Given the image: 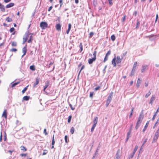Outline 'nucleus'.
Instances as JSON below:
<instances>
[{"mask_svg":"<svg viewBox=\"0 0 159 159\" xmlns=\"http://www.w3.org/2000/svg\"><path fill=\"white\" fill-rule=\"evenodd\" d=\"M98 117L97 116L95 117L94 118V120H93V124H95V125H96L97 122H98Z\"/></svg>","mask_w":159,"mask_h":159,"instance_id":"obj_22","label":"nucleus"},{"mask_svg":"<svg viewBox=\"0 0 159 159\" xmlns=\"http://www.w3.org/2000/svg\"><path fill=\"white\" fill-rule=\"evenodd\" d=\"M111 51L110 50L108 51L106 54V56H108L109 55H110L111 54Z\"/></svg>","mask_w":159,"mask_h":159,"instance_id":"obj_49","label":"nucleus"},{"mask_svg":"<svg viewBox=\"0 0 159 159\" xmlns=\"http://www.w3.org/2000/svg\"><path fill=\"white\" fill-rule=\"evenodd\" d=\"M149 121H147V122L146 123V124L145 125V126L143 130V132H144L145 131V130H146V129H147V128L148 127V126L149 125Z\"/></svg>","mask_w":159,"mask_h":159,"instance_id":"obj_16","label":"nucleus"},{"mask_svg":"<svg viewBox=\"0 0 159 159\" xmlns=\"http://www.w3.org/2000/svg\"><path fill=\"white\" fill-rule=\"evenodd\" d=\"M148 81L146 82H145V87H147V86H148Z\"/></svg>","mask_w":159,"mask_h":159,"instance_id":"obj_62","label":"nucleus"},{"mask_svg":"<svg viewBox=\"0 0 159 159\" xmlns=\"http://www.w3.org/2000/svg\"><path fill=\"white\" fill-rule=\"evenodd\" d=\"M15 29L14 28L12 27L10 30V32H12L15 30Z\"/></svg>","mask_w":159,"mask_h":159,"instance_id":"obj_51","label":"nucleus"},{"mask_svg":"<svg viewBox=\"0 0 159 159\" xmlns=\"http://www.w3.org/2000/svg\"><path fill=\"white\" fill-rule=\"evenodd\" d=\"M30 98L29 96H25L23 98V101H28Z\"/></svg>","mask_w":159,"mask_h":159,"instance_id":"obj_20","label":"nucleus"},{"mask_svg":"<svg viewBox=\"0 0 159 159\" xmlns=\"http://www.w3.org/2000/svg\"><path fill=\"white\" fill-rule=\"evenodd\" d=\"M158 137H159L154 135L153 138V140L152 142L153 143V142H156V141L157 140V139H158Z\"/></svg>","mask_w":159,"mask_h":159,"instance_id":"obj_24","label":"nucleus"},{"mask_svg":"<svg viewBox=\"0 0 159 159\" xmlns=\"http://www.w3.org/2000/svg\"><path fill=\"white\" fill-rule=\"evenodd\" d=\"M155 135L159 137V130H157L155 132Z\"/></svg>","mask_w":159,"mask_h":159,"instance_id":"obj_45","label":"nucleus"},{"mask_svg":"<svg viewBox=\"0 0 159 159\" xmlns=\"http://www.w3.org/2000/svg\"><path fill=\"white\" fill-rule=\"evenodd\" d=\"M137 62L135 61L134 62V65H133V67L132 68V71H134L135 70L136 67L137 66Z\"/></svg>","mask_w":159,"mask_h":159,"instance_id":"obj_17","label":"nucleus"},{"mask_svg":"<svg viewBox=\"0 0 159 159\" xmlns=\"http://www.w3.org/2000/svg\"><path fill=\"white\" fill-rule=\"evenodd\" d=\"M151 94V92L150 91H149L148 93H147L145 96V97L146 98H148Z\"/></svg>","mask_w":159,"mask_h":159,"instance_id":"obj_40","label":"nucleus"},{"mask_svg":"<svg viewBox=\"0 0 159 159\" xmlns=\"http://www.w3.org/2000/svg\"><path fill=\"white\" fill-rule=\"evenodd\" d=\"M143 117L144 116L143 113H141L140 114L135 126V128L136 129H137L140 126L142 120L143 119Z\"/></svg>","mask_w":159,"mask_h":159,"instance_id":"obj_2","label":"nucleus"},{"mask_svg":"<svg viewBox=\"0 0 159 159\" xmlns=\"http://www.w3.org/2000/svg\"><path fill=\"white\" fill-rule=\"evenodd\" d=\"M21 150L23 152H25L27 151V149L24 146H21L20 147Z\"/></svg>","mask_w":159,"mask_h":159,"instance_id":"obj_18","label":"nucleus"},{"mask_svg":"<svg viewBox=\"0 0 159 159\" xmlns=\"http://www.w3.org/2000/svg\"><path fill=\"white\" fill-rule=\"evenodd\" d=\"M19 83H20V82H16V83H14V84H12L11 87L12 88H13L14 87H15L16 85H17L18 84H19Z\"/></svg>","mask_w":159,"mask_h":159,"instance_id":"obj_35","label":"nucleus"},{"mask_svg":"<svg viewBox=\"0 0 159 159\" xmlns=\"http://www.w3.org/2000/svg\"><path fill=\"white\" fill-rule=\"evenodd\" d=\"M40 26L42 29H45L48 27V24L46 22L42 21L40 23Z\"/></svg>","mask_w":159,"mask_h":159,"instance_id":"obj_5","label":"nucleus"},{"mask_svg":"<svg viewBox=\"0 0 159 159\" xmlns=\"http://www.w3.org/2000/svg\"><path fill=\"white\" fill-rule=\"evenodd\" d=\"M2 133L1 132L0 136V141L1 142L2 141Z\"/></svg>","mask_w":159,"mask_h":159,"instance_id":"obj_58","label":"nucleus"},{"mask_svg":"<svg viewBox=\"0 0 159 159\" xmlns=\"http://www.w3.org/2000/svg\"><path fill=\"white\" fill-rule=\"evenodd\" d=\"M17 51V49L15 48H12L10 50V51L11 52H16Z\"/></svg>","mask_w":159,"mask_h":159,"instance_id":"obj_33","label":"nucleus"},{"mask_svg":"<svg viewBox=\"0 0 159 159\" xmlns=\"http://www.w3.org/2000/svg\"><path fill=\"white\" fill-rule=\"evenodd\" d=\"M79 47L80 48V52H81L83 50V45H82V43H80L79 45Z\"/></svg>","mask_w":159,"mask_h":159,"instance_id":"obj_28","label":"nucleus"},{"mask_svg":"<svg viewBox=\"0 0 159 159\" xmlns=\"http://www.w3.org/2000/svg\"><path fill=\"white\" fill-rule=\"evenodd\" d=\"M14 5V3L11 2L7 5L6 6V7L7 8H10L13 6Z\"/></svg>","mask_w":159,"mask_h":159,"instance_id":"obj_11","label":"nucleus"},{"mask_svg":"<svg viewBox=\"0 0 159 159\" xmlns=\"http://www.w3.org/2000/svg\"><path fill=\"white\" fill-rule=\"evenodd\" d=\"M84 65H83L82 66V67H81V69H80V71L79 72V75L80 74V73L81 71V70L84 68Z\"/></svg>","mask_w":159,"mask_h":159,"instance_id":"obj_55","label":"nucleus"},{"mask_svg":"<svg viewBox=\"0 0 159 159\" xmlns=\"http://www.w3.org/2000/svg\"><path fill=\"white\" fill-rule=\"evenodd\" d=\"M121 62V59L119 56H117L116 57H115L112 60L111 63L114 66L116 67L117 64H119Z\"/></svg>","mask_w":159,"mask_h":159,"instance_id":"obj_1","label":"nucleus"},{"mask_svg":"<svg viewBox=\"0 0 159 159\" xmlns=\"http://www.w3.org/2000/svg\"><path fill=\"white\" fill-rule=\"evenodd\" d=\"M59 3H60V7H61L62 4H63V3H62V0H60V1H59Z\"/></svg>","mask_w":159,"mask_h":159,"instance_id":"obj_57","label":"nucleus"},{"mask_svg":"<svg viewBox=\"0 0 159 159\" xmlns=\"http://www.w3.org/2000/svg\"><path fill=\"white\" fill-rule=\"evenodd\" d=\"M49 81H47L45 82V85L44 86L43 91H45V89L48 87L49 85Z\"/></svg>","mask_w":159,"mask_h":159,"instance_id":"obj_12","label":"nucleus"},{"mask_svg":"<svg viewBox=\"0 0 159 159\" xmlns=\"http://www.w3.org/2000/svg\"><path fill=\"white\" fill-rule=\"evenodd\" d=\"M11 45L12 47H16L17 45V44L16 42H12L11 43Z\"/></svg>","mask_w":159,"mask_h":159,"instance_id":"obj_27","label":"nucleus"},{"mask_svg":"<svg viewBox=\"0 0 159 159\" xmlns=\"http://www.w3.org/2000/svg\"><path fill=\"white\" fill-rule=\"evenodd\" d=\"M109 2L110 5H111L112 4V0H108Z\"/></svg>","mask_w":159,"mask_h":159,"instance_id":"obj_59","label":"nucleus"},{"mask_svg":"<svg viewBox=\"0 0 159 159\" xmlns=\"http://www.w3.org/2000/svg\"><path fill=\"white\" fill-rule=\"evenodd\" d=\"M108 56H105L103 60V62H105L108 59Z\"/></svg>","mask_w":159,"mask_h":159,"instance_id":"obj_48","label":"nucleus"},{"mask_svg":"<svg viewBox=\"0 0 159 159\" xmlns=\"http://www.w3.org/2000/svg\"><path fill=\"white\" fill-rule=\"evenodd\" d=\"M52 6H50V7H49L48 10V11H50L52 9Z\"/></svg>","mask_w":159,"mask_h":159,"instance_id":"obj_64","label":"nucleus"},{"mask_svg":"<svg viewBox=\"0 0 159 159\" xmlns=\"http://www.w3.org/2000/svg\"><path fill=\"white\" fill-rule=\"evenodd\" d=\"M39 83V78H37L36 79V81L34 84V87H36V85L38 84Z\"/></svg>","mask_w":159,"mask_h":159,"instance_id":"obj_14","label":"nucleus"},{"mask_svg":"<svg viewBox=\"0 0 159 159\" xmlns=\"http://www.w3.org/2000/svg\"><path fill=\"white\" fill-rule=\"evenodd\" d=\"M53 62H51L49 65V67L50 68L51 67V66L53 64Z\"/></svg>","mask_w":159,"mask_h":159,"instance_id":"obj_63","label":"nucleus"},{"mask_svg":"<svg viewBox=\"0 0 159 159\" xmlns=\"http://www.w3.org/2000/svg\"><path fill=\"white\" fill-rule=\"evenodd\" d=\"M111 39L113 41H114L116 39V37L114 35H112L111 36Z\"/></svg>","mask_w":159,"mask_h":159,"instance_id":"obj_36","label":"nucleus"},{"mask_svg":"<svg viewBox=\"0 0 159 159\" xmlns=\"http://www.w3.org/2000/svg\"><path fill=\"white\" fill-rule=\"evenodd\" d=\"M75 131V128L73 127H72L70 129V132L72 134H73Z\"/></svg>","mask_w":159,"mask_h":159,"instance_id":"obj_30","label":"nucleus"},{"mask_svg":"<svg viewBox=\"0 0 159 159\" xmlns=\"http://www.w3.org/2000/svg\"><path fill=\"white\" fill-rule=\"evenodd\" d=\"M71 25L70 24H68V27L67 30L66 31V34H69V32L71 28Z\"/></svg>","mask_w":159,"mask_h":159,"instance_id":"obj_21","label":"nucleus"},{"mask_svg":"<svg viewBox=\"0 0 159 159\" xmlns=\"http://www.w3.org/2000/svg\"><path fill=\"white\" fill-rule=\"evenodd\" d=\"M30 69L33 70L34 71L35 70V66L34 65H31L30 67Z\"/></svg>","mask_w":159,"mask_h":159,"instance_id":"obj_23","label":"nucleus"},{"mask_svg":"<svg viewBox=\"0 0 159 159\" xmlns=\"http://www.w3.org/2000/svg\"><path fill=\"white\" fill-rule=\"evenodd\" d=\"M155 100V97L154 96H152L151 97V99L150 100V101L149 102V103L151 104V105H152L153 102Z\"/></svg>","mask_w":159,"mask_h":159,"instance_id":"obj_13","label":"nucleus"},{"mask_svg":"<svg viewBox=\"0 0 159 159\" xmlns=\"http://www.w3.org/2000/svg\"><path fill=\"white\" fill-rule=\"evenodd\" d=\"M113 92H111V93L109 95V96L107 98V101L108 102H109L110 103L111 101V99H112V97L113 96Z\"/></svg>","mask_w":159,"mask_h":159,"instance_id":"obj_6","label":"nucleus"},{"mask_svg":"<svg viewBox=\"0 0 159 159\" xmlns=\"http://www.w3.org/2000/svg\"><path fill=\"white\" fill-rule=\"evenodd\" d=\"M96 54L97 51L96 50H95L94 51L93 54V57L92 58H89L88 59V63L89 64H92L93 63V62L95 61L96 59Z\"/></svg>","mask_w":159,"mask_h":159,"instance_id":"obj_3","label":"nucleus"},{"mask_svg":"<svg viewBox=\"0 0 159 159\" xmlns=\"http://www.w3.org/2000/svg\"><path fill=\"white\" fill-rule=\"evenodd\" d=\"M94 34V33L93 32H91L89 34V38H91L92 37Z\"/></svg>","mask_w":159,"mask_h":159,"instance_id":"obj_47","label":"nucleus"},{"mask_svg":"<svg viewBox=\"0 0 159 159\" xmlns=\"http://www.w3.org/2000/svg\"><path fill=\"white\" fill-rule=\"evenodd\" d=\"M72 118V116L70 115L68 116V123H70V122Z\"/></svg>","mask_w":159,"mask_h":159,"instance_id":"obj_34","label":"nucleus"},{"mask_svg":"<svg viewBox=\"0 0 159 159\" xmlns=\"http://www.w3.org/2000/svg\"><path fill=\"white\" fill-rule=\"evenodd\" d=\"M7 112L6 109H5L2 115V117H3L5 118L6 119H7Z\"/></svg>","mask_w":159,"mask_h":159,"instance_id":"obj_7","label":"nucleus"},{"mask_svg":"<svg viewBox=\"0 0 159 159\" xmlns=\"http://www.w3.org/2000/svg\"><path fill=\"white\" fill-rule=\"evenodd\" d=\"M27 155V153H21L20 154V156L21 157H25Z\"/></svg>","mask_w":159,"mask_h":159,"instance_id":"obj_42","label":"nucleus"},{"mask_svg":"<svg viewBox=\"0 0 159 159\" xmlns=\"http://www.w3.org/2000/svg\"><path fill=\"white\" fill-rule=\"evenodd\" d=\"M0 9L2 12H4L5 11V9L4 6L0 3Z\"/></svg>","mask_w":159,"mask_h":159,"instance_id":"obj_9","label":"nucleus"},{"mask_svg":"<svg viewBox=\"0 0 159 159\" xmlns=\"http://www.w3.org/2000/svg\"><path fill=\"white\" fill-rule=\"evenodd\" d=\"M120 152V150L119 149L116 153V157H118V158H119V153Z\"/></svg>","mask_w":159,"mask_h":159,"instance_id":"obj_43","label":"nucleus"},{"mask_svg":"<svg viewBox=\"0 0 159 159\" xmlns=\"http://www.w3.org/2000/svg\"><path fill=\"white\" fill-rule=\"evenodd\" d=\"M93 92H90V95H89L90 97L91 98L93 97Z\"/></svg>","mask_w":159,"mask_h":159,"instance_id":"obj_53","label":"nucleus"},{"mask_svg":"<svg viewBox=\"0 0 159 159\" xmlns=\"http://www.w3.org/2000/svg\"><path fill=\"white\" fill-rule=\"evenodd\" d=\"M69 106L72 110H74L75 109V106L73 107L72 105L70 104H69Z\"/></svg>","mask_w":159,"mask_h":159,"instance_id":"obj_46","label":"nucleus"},{"mask_svg":"<svg viewBox=\"0 0 159 159\" xmlns=\"http://www.w3.org/2000/svg\"><path fill=\"white\" fill-rule=\"evenodd\" d=\"M48 152V151L47 150L45 149L43 150V153L42 155H44L46 154Z\"/></svg>","mask_w":159,"mask_h":159,"instance_id":"obj_37","label":"nucleus"},{"mask_svg":"<svg viewBox=\"0 0 159 159\" xmlns=\"http://www.w3.org/2000/svg\"><path fill=\"white\" fill-rule=\"evenodd\" d=\"M61 26L60 24H57L56 25V30L58 31H61Z\"/></svg>","mask_w":159,"mask_h":159,"instance_id":"obj_10","label":"nucleus"},{"mask_svg":"<svg viewBox=\"0 0 159 159\" xmlns=\"http://www.w3.org/2000/svg\"><path fill=\"white\" fill-rule=\"evenodd\" d=\"M30 34L29 31L26 32L23 38V44H24L28 39L29 35Z\"/></svg>","mask_w":159,"mask_h":159,"instance_id":"obj_4","label":"nucleus"},{"mask_svg":"<svg viewBox=\"0 0 159 159\" xmlns=\"http://www.w3.org/2000/svg\"><path fill=\"white\" fill-rule=\"evenodd\" d=\"M43 133L44 134L46 135H48V132H47L46 129H44Z\"/></svg>","mask_w":159,"mask_h":159,"instance_id":"obj_50","label":"nucleus"},{"mask_svg":"<svg viewBox=\"0 0 159 159\" xmlns=\"http://www.w3.org/2000/svg\"><path fill=\"white\" fill-rule=\"evenodd\" d=\"M141 83V81L140 79L138 78L136 83V86L137 88H139L140 86V84Z\"/></svg>","mask_w":159,"mask_h":159,"instance_id":"obj_19","label":"nucleus"},{"mask_svg":"<svg viewBox=\"0 0 159 159\" xmlns=\"http://www.w3.org/2000/svg\"><path fill=\"white\" fill-rule=\"evenodd\" d=\"M55 143V141L54 139V135H53L52 140V145H54Z\"/></svg>","mask_w":159,"mask_h":159,"instance_id":"obj_39","label":"nucleus"},{"mask_svg":"<svg viewBox=\"0 0 159 159\" xmlns=\"http://www.w3.org/2000/svg\"><path fill=\"white\" fill-rule=\"evenodd\" d=\"M126 18L125 15L122 18V21L123 22L125 21Z\"/></svg>","mask_w":159,"mask_h":159,"instance_id":"obj_54","label":"nucleus"},{"mask_svg":"<svg viewBox=\"0 0 159 159\" xmlns=\"http://www.w3.org/2000/svg\"><path fill=\"white\" fill-rule=\"evenodd\" d=\"M27 51V49L26 48V46H25L22 49V52L23 54L22 56V57H23L26 54V53Z\"/></svg>","mask_w":159,"mask_h":159,"instance_id":"obj_8","label":"nucleus"},{"mask_svg":"<svg viewBox=\"0 0 159 159\" xmlns=\"http://www.w3.org/2000/svg\"><path fill=\"white\" fill-rule=\"evenodd\" d=\"M140 24V21L138 20H137V24L136 25V29H137L138 28Z\"/></svg>","mask_w":159,"mask_h":159,"instance_id":"obj_29","label":"nucleus"},{"mask_svg":"<svg viewBox=\"0 0 159 159\" xmlns=\"http://www.w3.org/2000/svg\"><path fill=\"white\" fill-rule=\"evenodd\" d=\"M33 39L32 36H30L29 39L28 40V43H31L32 40Z\"/></svg>","mask_w":159,"mask_h":159,"instance_id":"obj_38","label":"nucleus"},{"mask_svg":"<svg viewBox=\"0 0 159 159\" xmlns=\"http://www.w3.org/2000/svg\"><path fill=\"white\" fill-rule=\"evenodd\" d=\"M64 139L66 143H68L69 142L68 136L67 135H65V136Z\"/></svg>","mask_w":159,"mask_h":159,"instance_id":"obj_26","label":"nucleus"},{"mask_svg":"<svg viewBox=\"0 0 159 159\" xmlns=\"http://www.w3.org/2000/svg\"><path fill=\"white\" fill-rule=\"evenodd\" d=\"M157 115V114H156V113H155V114H154V115H153V117L152 118V120H154V119H155L156 117V116Z\"/></svg>","mask_w":159,"mask_h":159,"instance_id":"obj_52","label":"nucleus"},{"mask_svg":"<svg viewBox=\"0 0 159 159\" xmlns=\"http://www.w3.org/2000/svg\"><path fill=\"white\" fill-rule=\"evenodd\" d=\"M28 87V86H27L26 87H25L24 89L22 90V92L23 94L26 91V90H27Z\"/></svg>","mask_w":159,"mask_h":159,"instance_id":"obj_31","label":"nucleus"},{"mask_svg":"<svg viewBox=\"0 0 159 159\" xmlns=\"http://www.w3.org/2000/svg\"><path fill=\"white\" fill-rule=\"evenodd\" d=\"M100 89V86H98L97 87H96L95 89L96 91H97V90H99Z\"/></svg>","mask_w":159,"mask_h":159,"instance_id":"obj_61","label":"nucleus"},{"mask_svg":"<svg viewBox=\"0 0 159 159\" xmlns=\"http://www.w3.org/2000/svg\"><path fill=\"white\" fill-rule=\"evenodd\" d=\"M14 152V150H9L8 151V152H9L11 155L13 152Z\"/></svg>","mask_w":159,"mask_h":159,"instance_id":"obj_60","label":"nucleus"},{"mask_svg":"<svg viewBox=\"0 0 159 159\" xmlns=\"http://www.w3.org/2000/svg\"><path fill=\"white\" fill-rule=\"evenodd\" d=\"M6 20H7V22H9L12 21V20L11 18H10L9 17H8L6 18Z\"/></svg>","mask_w":159,"mask_h":159,"instance_id":"obj_25","label":"nucleus"},{"mask_svg":"<svg viewBox=\"0 0 159 159\" xmlns=\"http://www.w3.org/2000/svg\"><path fill=\"white\" fill-rule=\"evenodd\" d=\"M96 126V125H95V124H93V126L92 127V128L91 129V132H93V131Z\"/></svg>","mask_w":159,"mask_h":159,"instance_id":"obj_41","label":"nucleus"},{"mask_svg":"<svg viewBox=\"0 0 159 159\" xmlns=\"http://www.w3.org/2000/svg\"><path fill=\"white\" fill-rule=\"evenodd\" d=\"M148 66L147 65H143L142 66V69L141 71V72H144L145 71V69Z\"/></svg>","mask_w":159,"mask_h":159,"instance_id":"obj_15","label":"nucleus"},{"mask_svg":"<svg viewBox=\"0 0 159 159\" xmlns=\"http://www.w3.org/2000/svg\"><path fill=\"white\" fill-rule=\"evenodd\" d=\"M138 148V146L136 145L135 147V148L134 149V150L133 151L134 153H135L136 152L137 150V149Z\"/></svg>","mask_w":159,"mask_h":159,"instance_id":"obj_44","label":"nucleus"},{"mask_svg":"<svg viewBox=\"0 0 159 159\" xmlns=\"http://www.w3.org/2000/svg\"><path fill=\"white\" fill-rule=\"evenodd\" d=\"M158 121H159V119H158L156 122L154 126H153V128H154L155 126H157L156 125Z\"/></svg>","mask_w":159,"mask_h":159,"instance_id":"obj_56","label":"nucleus"},{"mask_svg":"<svg viewBox=\"0 0 159 159\" xmlns=\"http://www.w3.org/2000/svg\"><path fill=\"white\" fill-rule=\"evenodd\" d=\"M132 126V125H131V128L130 129L129 131L127 133V137H129L130 135V134H131V130Z\"/></svg>","mask_w":159,"mask_h":159,"instance_id":"obj_32","label":"nucleus"}]
</instances>
